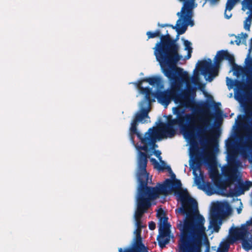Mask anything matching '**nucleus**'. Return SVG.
Segmentation results:
<instances>
[{
    "instance_id": "1",
    "label": "nucleus",
    "mask_w": 252,
    "mask_h": 252,
    "mask_svg": "<svg viewBox=\"0 0 252 252\" xmlns=\"http://www.w3.org/2000/svg\"><path fill=\"white\" fill-rule=\"evenodd\" d=\"M175 119L169 116L166 124L161 123L159 126L161 138L164 136L172 137L176 133L174 126H177L184 136L191 144L196 142V137L201 143L205 142L211 145L217 142L216 131L208 129L210 126V120L206 117H202L197 114L186 113L185 109L181 107L172 109Z\"/></svg>"
},
{
    "instance_id": "2",
    "label": "nucleus",
    "mask_w": 252,
    "mask_h": 252,
    "mask_svg": "<svg viewBox=\"0 0 252 252\" xmlns=\"http://www.w3.org/2000/svg\"><path fill=\"white\" fill-rule=\"evenodd\" d=\"M146 35L148 39L160 37V41L156 44L153 49L164 75L173 83L182 81L188 85L190 81L188 72L176 66L182 58L178 53L179 47L176 40L171 37L167 31L165 35L161 34L159 30L155 32L148 31Z\"/></svg>"
},
{
    "instance_id": "3",
    "label": "nucleus",
    "mask_w": 252,
    "mask_h": 252,
    "mask_svg": "<svg viewBox=\"0 0 252 252\" xmlns=\"http://www.w3.org/2000/svg\"><path fill=\"white\" fill-rule=\"evenodd\" d=\"M205 220L203 216L193 218L189 216L185 223H180L178 246L179 252H201L202 238L205 235Z\"/></svg>"
},
{
    "instance_id": "4",
    "label": "nucleus",
    "mask_w": 252,
    "mask_h": 252,
    "mask_svg": "<svg viewBox=\"0 0 252 252\" xmlns=\"http://www.w3.org/2000/svg\"><path fill=\"white\" fill-rule=\"evenodd\" d=\"M142 103L143 104L145 103L147 107H142L140 111L135 114L131 123L129 128L130 140L132 144H135L134 135H136L142 144V146L135 145L136 149L139 152L137 165H138L140 153H145L147 154L146 152L149 151L154 150L156 147H157L156 144L157 140L161 139L159 126L158 127L153 126L150 128L144 136L137 131V126L139 123L144 124L150 122L149 113L151 111V104L146 100H144Z\"/></svg>"
},
{
    "instance_id": "5",
    "label": "nucleus",
    "mask_w": 252,
    "mask_h": 252,
    "mask_svg": "<svg viewBox=\"0 0 252 252\" xmlns=\"http://www.w3.org/2000/svg\"><path fill=\"white\" fill-rule=\"evenodd\" d=\"M181 187L182 183L179 180L175 179L172 181L170 179H166L162 184L158 183L155 187H149L153 193L157 194V198L160 194L167 195L171 188L179 190L177 194L182 206L179 209L178 211L183 215H186V216L183 221H179V222L177 224L178 228L180 223L182 224L185 223L188 216L193 218H197L199 216H202L198 213H194V211L198 212L197 202L189 196L186 189H182Z\"/></svg>"
},
{
    "instance_id": "6",
    "label": "nucleus",
    "mask_w": 252,
    "mask_h": 252,
    "mask_svg": "<svg viewBox=\"0 0 252 252\" xmlns=\"http://www.w3.org/2000/svg\"><path fill=\"white\" fill-rule=\"evenodd\" d=\"M147 154L141 153L137 166V177L139 182L137 198V206L134 214L135 220H141L143 214L151 207V201L157 198V194L153 193L147 186L149 173L146 170L148 158Z\"/></svg>"
},
{
    "instance_id": "7",
    "label": "nucleus",
    "mask_w": 252,
    "mask_h": 252,
    "mask_svg": "<svg viewBox=\"0 0 252 252\" xmlns=\"http://www.w3.org/2000/svg\"><path fill=\"white\" fill-rule=\"evenodd\" d=\"M177 90L171 89L170 90L163 91H158L156 93L151 92V94L150 96V100H147L150 104L153 101H155L156 98L158 101L162 105L167 106L170 103L172 100L174 101L176 96H177Z\"/></svg>"
},
{
    "instance_id": "8",
    "label": "nucleus",
    "mask_w": 252,
    "mask_h": 252,
    "mask_svg": "<svg viewBox=\"0 0 252 252\" xmlns=\"http://www.w3.org/2000/svg\"><path fill=\"white\" fill-rule=\"evenodd\" d=\"M170 227L171 225L168 222L167 217L164 216L160 218L158 223L159 235L157 237V240L161 248L165 247L169 242V239L167 237L170 233Z\"/></svg>"
},
{
    "instance_id": "9",
    "label": "nucleus",
    "mask_w": 252,
    "mask_h": 252,
    "mask_svg": "<svg viewBox=\"0 0 252 252\" xmlns=\"http://www.w3.org/2000/svg\"><path fill=\"white\" fill-rule=\"evenodd\" d=\"M230 234L235 240H242V246L246 251L252 249V244L251 240L247 239L248 230L245 224L239 227H231L230 229Z\"/></svg>"
},
{
    "instance_id": "10",
    "label": "nucleus",
    "mask_w": 252,
    "mask_h": 252,
    "mask_svg": "<svg viewBox=\"0 0 252 252\" xmlns=\"http://www.w3.org/2000/svg\"><path fill=\"white\" fill-rule=\"evenodd\" d=\"M219 67L220 66H217L215 63L213 64L210 59L198 62V67L202 74L205 77L208 75L207 80L209 82H211L215 77L218 75Z\"/></svg>"
},
{
    "instance_id": "11",
    "label": "nucleus",
    "mask_w": 252,
    "mask_h": 252,
    "mask_svg": "<svg viewBox=\"0 0 252 252\" xmlns=\"http://www.w3.org/2000/svg\"><path fill=\"white\" fill-rule=\"evenodd\" d=\"M189 18L187 15H180L179 19L177 21V32L178 34H184L189 25L193 26L194 22L191 20L192 14L189 15Z\"/></svg>"
},
{
    "instance_id": "12",
    "label": "nucleus",
    "mask_w": 252,
    "mask_h": 252,
    "mask_svg": "<svg viewBox=\"0 0 252 252\" xmlns=\"http://www.w3.org/2000/svg\"><path fill=\"white\" fill-rule=\"evenodd\" d=\"M235 159L234 157H230V165L226 167L223 170V175L226 179L230 182H232L236 180L237 175L236 173V170L231 166L232 162H235Z\"/></svg>"
},
{
    "instance_id": "13",
    "label": "nucleus",
    "mask_w": 252,
    "mask_h": 252,
    "mask_svg": "<svg viewBox=\"0 0 252 252\" xmlns=\"http://www.w3.org/2000/svg\"><path fill=\"white\" fill-rule=\"evenodd\" d=\"M181 2H184V5L182 7L181 12L177 13L179 17L180 15H187L189 18V15L192 14L193 5L195 0H179Z\"/></svg>"
},
{
    "instance_id": "14",
    "label": "nucleus",
    "mask_w": 252,
    "mask_h": 252,
    "mask_svg": "<svg viewBox=\"0 0 252 252\" xmlns=\"http://www.w3.org/2000/svg\"><path fill=\"white\" fill-rule=\"evenodd\" d=\"M123 252H148V249L145 246L142 241H133L131 247L125 249Z\"/></svg>"
},
{
    "instance_id": "15",
    "label": "nucleus",
    "mask_w": 252,
    "mask_h": 252,
    "mask_svg": "<svg viewBox=\"0 0 252 252\" xmlns=\"http://www.w3.org/2000/svg\"><path fill=\"white\" fill-rule=\"evenodd\" d=\"M177 96H176L174 102L176 103H179V107L182 108H189L190 106L192 101L185 94H181L177 90Z\"/></svg>"
},
{
    "instance_id": "16",
    "label": "nucleus",
    "mask_w": 252,
    "mask_h": 252,
    "mask_svg": "<svg viewBox=\"0 0 252 252\" xmlns=\"http://www.w3.org/2000/svg\"><path fill=\"white\" fill-rule=\"evenodd\" d=\"M143 82V79L141 80H139L138 82L134 83V84L136 86L137 88L139 89L141 94H145V100H151L150 99V96L151 94L152 89L149 87L144 88L142 87V84Z\"/></svg>"
},
{
    "instance_id": "17",
    "label": "nucleus",
    "mask_w": 252,
    "mask_h": 252,
    "mask_svg": "<svg viewBox=\"0 0 252 252\" xmlns=\"http://www.w3.org/2000/svg\"><path fill=\"white\" fill-rule=\"evenodd\" d=\"M218 208H214L213 212L211 215V220L210 221V227L213 228L214 231L215 232H219L220 229V226L218 223V216L214 212L217 211Z\"/></svg>"
},
{
    "instance_id": "18",
    "label": "nucleus",
    "mask_w": 252,
    "mask_h": 252,
    "mask_svg": "<svg viewBox=\"0 0 252 252\" xmlns=\"http://www.w3.org/2000/svg\"><path fill=\"white\" fill-rule=\"evenodd\" d=\"M145 82H148L150 85L152 86H156L158 88H162V80L161 77L157 76H152L151 77H147L143 79Z\"/></svg>"
},
{
    "instance_id": "19",
    "label": "nucleus",
    "mask_w": 252,
    "mask_h": 252,
    "mask_svg": "<svg viewBox=\"0 0 252 252\" xmlns=\"http://www.w3.org/2000/svg\"><path fill=\"white\" fill-rule=\"evenodd\" d=\"M249 189V187L246 185L239 183L238 185L235 186L234 190L231 193V196H239L244 193L245 190Z\"/></svg>"
},
{
    "instance_id": "20",
    "label": "nucleus",
    "mask_w": 252,
    "mask_h": 252,
    "mask_svg": "<svg viewBox=\"0 0 252 252\" xmlns=\"http://www.w3.org/2000/svg\"><path fill=\"white\" fill-rule=\"evenodd\" d=\"M228 51L227 50H221L218 51L215 58V63L217 66H220V63L222 60H225Z\"/></svg>"
},
{
    "instance_id": "21",
    "label": "nucleus",
    "mask_w": 252,
    "mask_h": 252,
    "mask_svg": "<svg viewBox=\"0 0 252 252\" xmlns=\"http://www.w3.org/2000/svg\"><path fill=\"white\" fill-rule=\"evenodd\" d=\"M202 189L206 191L208 195H211L215 192L213 185L209 182H203Z\"/></svg>"
},
{
    "instance_id": "22",
    "label": "nucleus",
    "mask_w": 252,
    "mask_h": 252,
    "mask_svg": "<svg viewBox=\"0 0 252 252\" xmlns=\"http://www.w3.org/2000/svg\"><path fill=\"white\" fill-rule=\"evenodd\" d=\"M235 4V3H234V1L232 2L229 0H227V1L226 4L225 11L224 12V16L226 19H229L232 16L231 14H230V15H228L226 13V10H228L229 11H231L232 9V8H233Z\"/></svg>"
},
{
    "instance_id": "23",
    "label": "nucleus",
    "mask_w": 252,
    "mask_h": 252,
    "mask_svg": "<svg viewBox=\"0 0 252 252\" xmlns=\"http://www.w3.org/2000/svg\"><path fill=\"white\" fill-rule=\"evenodd\" d=\"M204 159L205 162L210 166L215 163V156L211 152H209L207 154Z\"/></svg>"
},
{
    "instance_id": "24",
    "label": "nucleus",
    "mask_w": 252,
    "mask_h": 252,
    "mask_svg": "<svg viewBox=\"0 0 252 252\" xmlns=\"http://www.w3.org/2000/svg\"><path fill=\"white\" fill-rule=\"evenodd\" d=\"M241 37H239V36H235L237 39L234 41V42L237 45H240L241 41V38H242V43L244 44H246V39L248 37V35L246 33L242 32L241 33Z\"/></svg>"
},
{
    "instance_id": "25",
    "label": "nucleus",
    "mask_w": 252,
    "mask_h": 252,
    "mask_svg": "<svg viewBox=\"0 0 252 252\" xmlns=\"http://www.w3.org/2000/svg\"><path fill=\"white\" fill-rule=\"evenodd\" d=\"M251 13L246 18L244 22V28L246 30L249 31L251 25V21L252 19V8H250Z\"/></svg>"
},
{
    "instance_id": "26",
    "label": "nucleus",
    "mask_w": 252,
    "mask_h": 252,
    "mask_svg": "<svg viewBox=\"0 0 252 252\" xmlns=\"http://www.w3.org/2000/svg\"><path fill=\"white\" fill-rule=\"evenodd\" d=\"M142 231V228H137L134 231L135 237L133 241H142V238L141 235Z\"/></svg>"
},
{
    "instance_id": "27",
    "label": "nucleus",
    "mask_w": 252,
    "mask_h": 252,
    "mask_svg": "<svg viewBox=\"0 0 252 252\" xmlns=\"http://www.w3.org/2000/svg\"><path fill=\"white\" fill-rule=\"evenodd\" d=\"M225 60H227L231 65L235 63V58L234 56L233 55L229 54L228 52L226 55Z\"/></svg>"
},
{
    "instance_id": "28",
    "label": "nucleus",
    "mask_w": 252,
    "mask_h": 252,
    "mask_svg": "<svg viewBox=\"0 0 252 252\" xmlns=\"http://www.w3.org/2000/svg\"><path fill=\"white\" fill-rule=\"evenodd\" d=\"M229 248V245L226 243H224L221 246L218 252H228Z\"/></svg>"
},
{
    "instance_id": "29",
    "label": "nucleus",
    "mask_w": 252,
    "mask_h": 252,
    "mask_svg": "<svg viewBox=\"0 0 252 252\" xmlns=\"http://www.w3.org/2000/svg\"><path fill=\"white\" fill-rule=\"evenodd\" d=\"M226 85L228 86V88L231 89L235 85L234 81L231 78L227 77L226 78Z\"/></svg>"
},
{
    "instance_id": "30",
    "label": "nucleus",
    "mask_w": 252,
    "mask_h": 252,
    "mask_svg": "<svg viewBox=\"0 0 252 252\" xmlns=\"http://www.w3.org/2000/svg\"><path fill=\"white\" fill-rule=\"evenodd\" d=\"M158 26L159 27H160V28H164V27H171V28H172L173 29H175V30H176V31H177V24H176V25H175V26H173V25H172L169 24H160V23H158Z\"/></svg>"
},
{
    "instance_id": "31",
    "label": "nucleus",
    "mask_w": 252,
    "mask_h": 252,
    "mask_svg": "<svg viewBox=\"0 0 252 252\" xmlns=\"http://www.w3.org/2000/svg\"><path fill=\"white\" fill-rule=\"evenodd\" d=\"M232 69L236 72L239 73L240 72H241L242 70V68L241 66L238 65L236 63H234V64L232 65Z\"/></svg>"
},
{
    "instance_id": "32",
    "label": "nucleus",
    "mask_w": 252,
    "mask_h": 252,
    "mask_svg": "<svg viewBox=\"0 0 252 252\" xmlns=\"http://www.w3.org/2000/svg\"><path fill=\"white\" fill-rule=\"evenodd\" d=\"M185 49L188 51H192V48L191 47V43L188 40H185L184 41Z\"/></svg>"
},
{
    "instance_id": "33",
    "label": "nucleus",
    "mask_w": 252,
    "mask_h": 252,
    "mask_svg": "<svg viewBox=\"0 0 252 252\" xmlns=\"http://www.w3.org/2000/svg\"><path fill=\"white\" fill-rule=\"evenodd\" d=\"M161 152L159 150H155L154 151V154L158 158V159H159V160L162 163H164V161L162 160V158L160 156L161 155Z\"/></svg>"
},
{
    "instance_id": "34",
    "label": "nucleus",
    "mask_w": 252,
    "mask_h": 252,
    "mask_svg": "<svg viewBox=\"0 0 252 252\" xmlns=\"http://www.w3.org/2000/svg\"><path fill=\"white\" fill-rule=\"evenodd\" d=\"M136 222V226L137 228H143L144 227V225H142V223L141 221V220H135Z\"/></svg>"
},
{
    "instance_id": "35",
    "label": "nucleus",
    "mask_w": 252,
    "mask_h": 252,
    "mask_svg": "<svg viewBox=\"0 0 252 252\" xmlns=\"http://www.w3.org/2000/svg\"><path fill=\"white\" fill-rule=\"evenodd\" d=\"M149 228L150 230H154L156 228V223L154 221H150L149 223Z\"/></svg>"
},
{
    "instance_id": "36",
    "label": "nucleus",
    "mask_w": 252,
    "mask_h": 252,
    "mask_svg": "<svg viewBox=\"0 0 252 252\" xmlns=\"http://www.w3.org/2000/svg\"><path fill=\"white\" fill-rule=\"evenodd\" d=\"M192 82L194 84H197L199 82V78L198 76H193L192 78Z\"/></svg>"
},
{
    "instance_id": "37",
    "label": "nucleus",
    "mask_w": 252,
    "mask_h": 252,
    "mask_svg": "<svg viewBox=\"0 0 252 252\" xmlns=\"http://www.w3.org/2000/svg\"><path fill=\"white\" fill-rule=\"evenodd\" d=\"M248 83L252 87V72L251 75L248 76Z\"/></svg>"
},
{
    "instance_id": "38",
    "label": "nucleus",
    "mask_w": 252,
    "mask_h": 252,
    "mask_svg": "<svg viewBox=\"0 0 252 252\" xmlns=\"http://www.w3.org/2000/svg\"><path fill=\"white\" fill-rule=\"evenodd\" d=\"M226 145L227 147L230 146V149H232L233 147V143L231 140H230L227 142Z\"/></svg>"
},
{
    "instance_id": "39",
    "label": "nucleus",
    "mask_w": 252,
    "mask_h": 252,
    "mask_svg": "<svg viewBox=\"0 0 252 252\" xmlns=\"http://www.w3.org/2000/svg\"><path fill=\"white\" fill-rule=\"evenodd\" d=\"M192 52V51H188V54L186 56H185L186 59L188 60L191 57Z\"/></svg>"
},
{
    "instance_id": "40",
    "label": "nucleus",
    "mask_w": 252,
    "mask_h": 252,
    "mask_svg": "<svg viewBox=\"0 0 252 252\" xmlns=\"http://www.w3.org/2000/svg\"><path fill=\"white\" fill-rule=\"evenodd\" d=\"M151 161L152 162H153V163L156 165H159V163H158V162L157 161V160L155 159V158H152L151 159Z\"/></svg>"
},
{
    "instance_id": "41",
    "label": "nucleus",
    "mask_w": 252,
    "mask_h": 252,
    "mask_svg": "<svg viewBox=\"0 0 252 252\" xmlns=\"http://www.w3.org/2000/svg\"><path fill=\"white\" fill-rule=\"evenodd\" d=\"M247 3L249 6V8L250 10V8H252V0H248Z\"/></svg>"
},
{
    "instance_id": "42",
    "label": "nucleus",
    "mask_w": 252,
    "mask_h": 252,
    "mask_svg": "<svg viewBox=\"0 0 252 252\" xmlns=\"http://www.w3.org/2000/svg\"><path fill=\"white\" fill-rule=\"evenodd\" d=\"M169 173H172V170L169 166H166V167L165 168Z\"/></svg>"
},
{
    "instance_id": "43",
    "label": "nucleus",
    "mask_w": 252,
    "mask_h": 252,
    "mask_svg": "<svg viewBox=\"0 0 252 252\" xmlns=\"http://www.w3.org/2000/svg\"><path fill=\"white\" fill-rule=\"evenodd\" d=\"M212 4H215L220 0H209Z\"/></svg>"
},
{
    "instance_id": "44",
    "label": "nucleus",
    "mask_w": 252,
    "mask_h": 252,
    "mask_svg": "<svg viewBox=\"0 0 252 252\" xmlns=\"http://www.w3.org/2000/svg\"><path fill=\"white\" fill-rule=\"evenodd\" d=\"M171 174V178L172 179H174V180L176 179L175 178H176V176H175V174L174 173H170Z\"/></svg>"
},
{
    "instance_id": "45",
    "label": "nucleus",
    "mask_w": 252,
    "mask_h": 252,
    "mask_svg": "<svg viewBox=\"0 0 252 252\" xmlns=\"http://www.w3.org/2000/svg\"><path fill=\"white\" fill-rule=\"evenodd\" d=\"M250 46L251 48H252V38L251 39Z\"/></svg>"
},
{
    "instance_id": "46",
    "label": "nucleus",
    "mask_w": 252,
    "mask_h": 252,
    "mask_svg": "<svg viewBox=\"0 0 252 252\" xmlns=\"http://www.w3.org/2000/svg\"><path fill=\"white\" fill-rule=\"evenodd\" d=\"M196 111H197V113H200V112H201L202 111H201V110L200 109H197L196 110Z\"/></svg>"
},
{
    "instance_id": "47",
    "label": "nucleus",
    "mask_w": 252,
    "mask_h": 252,
    "mask_svg": "<svg viewBox=\"0 0 252 252\" xmlns=\"http://www.w3.org/2000/svg\"><path fill=\"white\" fill-rule=\"evenodd\" d=\"M194 164H196L195 167H197L198 166H199V163L198 162L194 163Z\"/></svg>"
},
{
    "instance_id": "48",
    "label": "nucleus",
    "mask_w": 252,
    "mask_h": 252,
    "mask_svg": "<svg viewBox=\"0 0 252 252\" xmlns=\"http://www.w3.org/2000/svg\"><path fill=\"white\" fill-rule=\"evenodd\" d=\"M119 252H123V249L122 248H120L119 249Z\"/></svg>"
},
{
    "instance_id": "49",
    "label": "nucleus",
    "mask_w": 252,
    "mask_h": 252,
    "mask_svg": "<svg viewBox=\"0 0 252 252\" xmlns=\"http://www.w3.org/2000/svg\"><path fill=\"white\" fill-rule=\"evenodd\" d=\"M230 43L231 44H234V41H230Z\"/></svg>"
},
{
    "instance_id": "50",
    "label": "nucleus",
    "mask_w": 252,
    "mask_h": 252,
    "mask_svg": "<svg viewBox=\"0 0 252 252\" xmlns=\"http://www.w3.org/2000/svg\"><path fill=\"white\" fill-rule=\"evenodd\" d=\"M160 169H163V168L159 167Z\"/></svg>"
},
{
    "instance_id": "51",
    "label": "nucleus",
    "mask_w": 252,
    "mask_h": 252,
    "mask_svg": "<svg viewBox=\"0 0 252 252\" xmlns=\"http://www.w3.org/2000/svg\"><path fill=\"white\" fill-rule=\"evenodd\" d=\"M251 63H252V61H251Z\"/></svg>"
},
{
    "instance_id": "52",
    "label": "nucleus",
    "mask_w": 252,
    "mask_h": 252,
    "mask_svg": "<svg viewBox=\"0 0 252 252\" xmlns=\"http://www.w3.org/2000/svg\"><path fill=\"white\" fill-rule=\"evenodd\" d=\"M178 249H179V248H178ZM178 252H179V251L178 250Z\"/></svg>"
}]
</instances>
